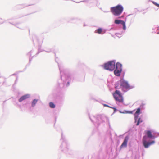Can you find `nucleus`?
Here are the masks:
<instances>
[{"instance_id":"f257e3e1","label":"nucleus","mask_w":159,"mask_h":159,"mask_svg":"<svg viewBox=\"0 0 159 159\" xmlns=\"http://www.w3.org/2000/svg\"><path fill=\"white\" fill-rule=\"evenodd\" d=\"M115 88L119 89H120L124 92H127L132 88L128 82L123 79L120 80L117 84L115 85Z\"/></svg>"},{"instance_id":"f03ea898","label":"nucleus","mask_w":159,"mask_h":159,"mask_svg":"<svg viewBox=\"0 0 159 159\" xmlns=\"http://www.w3.org/2000/svg\"><path fill=\"white\" fill-rule=\"evenodd\" d=\"M123 7L121 5H118L116 6L112 7L111 10L115 16H118L121 14L123 11Z\"/></svg>"},{"instance_id":"7ed1b4c3","label":"nucleus","mask_w":159,"mask_h":159,"mask_svg":"<svg viewBox=\"0 0 159 159\" xmlns=\"http://www.w3.org/2000/svg\"><path fill=\"white\" fill-rule=\"evenodd\" d=\"M113 95L116 101L120 103L123 102V97L122 93L120 91L116 90L113 93Z\"/></svg>"},{"instance_id":"20e7f679","label":"nucleus","mask_w":159,"mask_h":159,"mask_svg":"<svg viewBox=\"0 0 159 159\" xmlns=\"http://www.w3.org/2000/svg\"><path fill=\"white\" fill-rule=\"evenodd\" d=\"M115 67V63L114 61H111L104 64V68L107 70L112 71Z\"/></svg>"},{"instance_id":"39448f33","label":"nucleus","mask_w":159,"mask_h":159,"mask_svg":"<svg viewBox=\"0 0 159 159\" xmlns=\"http://www.w3.org/2000/svg\"><path fill=\"white\" fill-rule=\"evenodd\" d=\"M122 71V65L119 62L117 63L116 69L114 71L115 75L117 76H119Z\"/></svg>"},{"instance_id":"423d86ee","label":"nucleus","mask_w":159,"mask_h":159,"mask_svg":"<svg viewBox=\"0 0 159 159\" xmlns=\"http://www.w3.org/2000/svg\"><path fill=\"white\" fill-rule=\"evenodd\" d=\"M147 137L146 136H144L143 137L142 140L143 144L144 146V147L145 148H148L150 145L153 144L155 143L154 141H152L150 142H147Z\"/></svg>"},{"instance_id":"0eeeda50","label":"nucleus","mask_w":159,"mask_h":159,"mask_svg":"<svg viewBox=\"0 0 159 159\" xmlns=\"http://www.w3.org/2000/svg\"><path fill=\"white\" fill-rule=\"evenodd\" d=\"M115 23L116 24H121L123 26V29L124 30L126 29L125 23L124 21L121 20H115Z\"/></svg>"},{"instance_id":"6e6552de","label":"nucleus","mask_w":159,"mask_h":159,"mask_svg":"<svg viewBox=\"0 0 159 159\" xmlns=\"http://www.w3.org/2000/svg\"><path fill=\"white\" fill-rule=\"evenodd\" d=\"M129 139V137L128 136H126L125 137L124 140L121 144L120 147L121 148H122L123 147H126L127 146V143Z\"/></svg>"},{"instance_id":"1a4fd4ad","label":"nucleus","mask_w":159,"mask_h":159,"mask_svg":"<svg viewBox=\"0 0 159 159\" xmlns=\"http://www.w3.org/2000/svg\"><path fill=\"white\" fill-rule=\"evenodd\" d=\"M146 133L148 137L152 139H154L155 138V136L154 135H153L152 134V132L150 131H147Z\"/></svg>"},{"instance_id":"9d476101","label":"nucleus","mask_w":159,"mask_h":159,"mask_svg":"<svg viewBox=\"0 0 159 159\" xmlns=\"http://www.w3.org/2000/svg\"><path fill=\"white\" fill-rule=\"evenodd\" d=\"M30 97V95L29 94H27L21 97L19 100V101L20 102H21L23 100H25Z\"/></svg>"},{"instance_id":"9b49d317","label":"nucleus","mask_w":159,"mask_h":159,"mask_svg":"<svg viewBox=\"0 0 159 159\" xmlns=\"http://www.w3.org/2000/svg\"><path fill=\"white\" fill-rule=\"evenodd\" d=\"M135 122H136V125H138L140 123L142 122V120L140 118H138V116H135Z\"/></svg>"},{"instance_id":"f8f14e48","label":"nucleus","mask_w":159,"mask_h":159,"mask_svg":"<svg viewBox=\"0 0 159 159\" xmlns=\"http://www.w3.org/2000/svg\"><path fill=\"white\" fill-rule=\"evenodd\" d=\"M103 32L102 30V28H99L95 30V32L99 34H102Z\"/></svg>"},{"instance_id":"ddd939ff","label":"nucleus","mask_w":159,"mask_h":159,"mask_svg":"<svg viewBox=\"0 0 159 159\" xmlns=\"http://www.w3.org/2000/svg\"><path fill=\"white\" fill-rule=\"evenodd\" d=\"M140 112V108H138L137 109L136 111L135 112V114H134L135 116H136V115H139Z\"/></svg>"},{"instance_id":"4468645a","label":"nucleus","mask_w":159,"mask_h":159,"mask_svg":"<svg viewBox=\"0 0 159 159\" xmlns=\"http://www.w3.org/2000/svg\"><path fill=\"white\" fill-rule=\"evenodd\" d=\"M49 106L51 108H54L55 106L54 104L52 102H50L49 103Z\"/></svg>"},{"instance_id":"2eb2a0df","label":"nucleus","mask_w":159,"mask_h":159,"mask_svg":"<svg viewBox=\"0 0 159 159\" xmlns=\"http://www.w3.org/2000/svg\"><path fill=\"white\" fill-rule=\"evenodd\" d=\"M37 101H38V100H36V99H34L32 103V107H34V106L36 104V103L37 102Z\"/></svg>"},{"instance_id":"dca6fc26","label":"nucleus","mask_w":159,"mask_h":159,"mask_svg":"<svg viewBox=\"0 0 159 159\" xmlns=\"http://www.w3.org/2000/svg\"><path fill=\"white\" fill-rule=\"evenodd\" d=\"M133 111H125L124 113H129L132 114L133 113Z\"/></svg>"},{"instance_id":"f3484780","label":"nucleus","mask_w":159,"mask_h":159,"mask_svg":"<svg viewBox=\"0 0 159 159\" xmlns=\"http://www.w3.org/2000/svg\"><path fill=\"white\" fill-rule=\"evenodd\" d=\"M154 5H155L156 6L159 7V4L156 3V2H153Z\"/></svg>"},{"instance_id":"a211bd4d","label":"nucleus","mask_w":159,"mask_h":159,"mask_svg":"<svg viewBox=\"0 0 159 159\" xmlns=\"http://www.w3.org/2000/svg\"><path fill=\"white\" fill-rule=\"evenodd\" d=\"M154 5H155L156 6L159 7V4L156 3V2H153Z\"/></svg>"},{"instance_id":"6ab92c4d","label":"nucleus","mask_w":159,"mask_h":159,"mask_svg":"<svg viewBox=\"0 0 159 159\" xmlns=\"http://www.w3.org/2000/svg\"><path fill=\"white\" fill-rule=\"evenodd\" d=\"M105 106H106L108 107H109L108 106H107V105H105Z\"/></svg>"},{"instance_id":"aec40b11","label":"nucleus","mask_w":159,"mask_h":159,"mask_svg":"<svg viewBox=\"0 0 159 159\" xmlns=\"http://www.w3.org/2000/svg\"><path fill=\"white\" fill-rule=\"evenodd\" d=\"M67 84H69V82H68V83H67Z\"/></svg>"}]
</instances>
